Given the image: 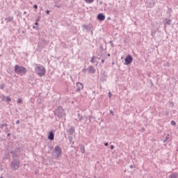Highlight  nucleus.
<instances>
[{
	"label": "nucleus",
	"instance_id": "2eb2a0df",
	"mask_svg": "<svg viewBox=\"0 0 178 178\" xmlns=\"http://www.w3.org/2000/svg\"><path fill=\"white\" fill-rule=\"evenodd\" d=\"M80 149H81V152L82 154H84V152H86V149H85V147H84V145H81L80 146Z\"/></svg>",
	"mask_w": 178,
	"mask_h": 178
},
{
	"label": "nucleus",
	"instance_id": "37998d69",
	"mask_svg": "<svg viewBox=\"0 0 178 178\" xmlns=\"http://www.w3.org/2000/svg\"><path fill=\"white\" fill-rule=\"evenodd\" d=\"M100 49H102V45L100 46Z\"/></svg>",
	"mask_w": 178,
	"mask_h": 178
},
{
	"label": "nucleus",
	"instance_id": "f03ea898",
	"mask_svg": "<svg viewBox=\"0 0 178 178\" xmlns=\"http://www.w3.org/2000/svg\"><path fill=\"white\" fill-rule=\"evenodd\" d=\"M15 72L17 74H19V76H23V74H26V73H27V69L23 66L16 65L15 66Z\"/></svg>",
	"mask_w": 178,
	"mask_h": 178
},
{
	"label": "nucleus",
	"instance_id": "423d86ee",
	"mask_svg": "<svg viewBox=\"0 0 178 178\" xmlns=\"http://www.w3.org/2000/svg\"><path fill=\"white\" fill-rule=\"evenodd\" d=\"M83 88L84 86L83 85V83L80 82L76 83V92H80V91H81V90H83Z\"/></svg>",
	"mask_w": 178,
	"mask_h": 178
},
{
	"label": "nucleus",
	"instance_id": "79ce46f5",
	"mask_svg": "<svg viewBox=\"0 0 178 178\" xmlns=\"http://www.w3.org/2000/svg\"><path fill=\"white\" fill-rule=\"evenodd\" d=\"M2 99H5V96H2Z\"/></svg>",
	"mask_w": 178,
	"mask_h": 178
},
{
	"label": "nucleus",
	"instance_id": "39448f33",
	"mask_svg": "<svg viewBox=\"0 0 178 178\" xmlns=\"http://www.w3.org/2000/svg\"><path fill=\"white\" fill-rule=\"evenodd\" d=\"M56 115L58 116V118H63L65 116V111H63V108L62 107H58L56 110Z\"/></svg>",
	"mask_w": 178,
	"mask_h": 178
},
{
	"label": "nucleus",
	"instance_id": "c756f323",
	"mask_svg": "<svg viewBox=\"0 0 178 178\" xmlns=\"http://www.w3.org/2000/svg\"><path fill=\"white\" fill-rule=\"evenodd\" d=\"M33 8H35V9H37L38 8V6H37V4H34Z\"/></svg>",
	"mask_w": 178,
	"mask_h": 178
},
{
	"label": "nucleus",
	"instance_id": "ddd939ff",
	"mask_svg": "<svg viewBox=\"0 0 178 178\" xmlns=\"http://www.w3.org/2000/svg\"><path fill=\"white\" fill-rule=\"evenodd\" d=\"M169 178H178V173L177 172H174L169 175Z\"/></svg>",
	"mask_w": 178,
	"mask_h": 178
},
{
	"label": "nucleus",
	"instance_id": "4c0bfd02",
	"mask_svg": "<svg viewBox=\"0 0 178 178\" xmlns=\"http://www.w3.org/2000/svg\"><path fill=\"white\" fill-rule=\"evenodd\" d=\"M104 62H105V60L102 59V63H104Z\"/></svg>",
	"mask_w": 178,
	"mask_h": 178
},
{
	"label": "nucleus",
	"instance_id": "ea45409f",
	"mask_svg": "<svg viewBox=\"0 0 178 178\" xmlns=\"http://www.w3.org/2000/svg\"><path fill=\"white\" fill-rule=\"evenodd\" d=\"M35 26H38V22L35 23Z\"/></svg>",
	"mask_w": 178,
	"mask_h": 178
},
{
	"label": "nucleus",
	"instance_id": "412c9836",
	"mask_svg": "<svg viewBox=\"0 0 178 178\" xmlns=\"http://www.w3.org/2000/svg\"><path fill=\"white\" fill-rule=\"evenodd\" d=\"M154 5H155V2H152L148 5V6L149 8H154Z\"/></svg>",
	"mask_w": 178,
	"mask_h": 178
},
{
	"label": "nucleus",
	"instance_id": "a19ab883",
	"mask_svg": "<svg viewBox=\"0 0 178 178\" xmlns=\"http://www.w3.org/2000/svg\"><path fill=\"white\" fill-rule=\"evenodd\" d=\"M110 113H111V115H113V111H110Z\"/></svg>",
	"mask_w": 178,
	"mask_h": 178
},
{
	"label": "nucleus",
	"instance_id": "c9c22d12",
	"mask_svg": "<svg viewBox=\"0 0 178 178\" xmlns=\"http://www.w3.org/2000/svg\"><path fill=\"white\" fill-rule=\"evenodd\" d=\"M72 136H69V140H70V141H72Z\"/></svg>",
	"mask_w": 178,
	"mask_h": 178
},
{
	"label": "nucleus",
	"instance_id": "2f4dec72",
	"mask_svg": "<svg viewBox=\"0 0 178 178\" xmlns=\"http://www.w3.org/2000/svg\"><path fill=\"white\" fill-rule=\"evenodd\" d=\"M46 13H47V15H49V13H50L49 10H47L46 11Z\"/></svg>",
	"mask_w": 178,
	"mask_h": 178
},
{
	"label": "nucleus",
	"instance_id": "58836bf2",
	"mask_svg": "<svg viewBox=\"0 0 178 178\" xmlns=\"http://www.w3.org/2000/svg\"><path fill=\"white\" fill-rule=\"evenodd\" d=\"M7 136H8V137H10V133H8Z\"/></svg>",
	"mask_w": 178,
	"mask_h": 178
},
{
	"label": "nucleus",
	"instance_id": "aec40b11",
	"mask_svg": "<svg viewBox=\"0 0 178 178\" xmlns=\"http://www.w3.org/2000/svg\"><path fill=\"white\" fill-rule=\"evenodd\" d=\"M13 158H17V154L16 153V151H14L13 153Z\"/></svg>",
	"mask_w": 178,
	"mask_h": 178
},
{
	"label": "nucleus",
	"instance_id": "f8f14e48",
	"mask_svg": "<svg viewBox=\"0 0 178 178\" xmlns=\"http://www.w3.org/2000/svg\"><path fill=\"white\" fill-rule=\"evenodd\" d=\"M49 140H54V134L53 131H51L48 136Z\"/></svg>",
	"mask_w": 178,
	"mask_h": 178
},
{
	"label": "nucleus",
	"instance_id": "7ed1b4c3",
	"mask_svg": "<svg viewBox=\"0 0 178 178\" xmlns=\"http://www.w3.org/2000/svg\"><path fill=\"white\" fill-rule=\"evenodd\" d=\"M62 156V149L59 146H56L54 147L53 158L54 159H59Z\"/></svg>",
	"mask_w": 178,
	"mask_h": 178
},
{
	"label": "nucleus",
	"instance_id": "a878e982",
	"mask_svg": "<svg viewBox=\"0 0 178 178\" xmlns=\"http://www.w3.org/2000/svg\"><path fill=\"white\" fill-rule=\"evenodd\" d=\"M171 124H172V126H176V122L171 121Z\"/></svg>",
	"mask_w": 178,
	"mask_h": 178
},
{
	"label": "nucleus",
	"instance_id": "49530a36",
	"mask_svg": "<svg viewBox=\"0 0 178 178\" xmlns=\"http://www.w3.org/2000/svg\"><path fill=\"white\" fill-rule=\"evenodd\" d=\"M33 29H35V26H33Z\"/></svg>",
	"mask_w": 178,
	"mask_h": 178
},
{
	"label": "nucleus",
	"instance_id": "e433bc0d",
	"mask_svg": "<svg viewBox=\"0 0 178 178\" xmlns=\"http://www.w3.org/2000/svg\"><path fill=\"white\" fill-rule=\"evenodd\" d=\"M104 145H105L106 147H108V143H104Z\"/></svg>",
	"mask_w": 178,
	"mask_h": 178
},
{
	"label": "nucleus",
	"instance_id": "de8ad7c7",
	"mask_svg": "<svg viewBox=\"0 0 178 178\" xmlns=\"http://www.w3.org/2000/svg\"><path fill=\"white\" fill-rule=\"evenodd\" d=\"M108 56H111V54H108Z\"/></svg>",
	"mask_w": 178,
	"mask_h": 178
},
{
	"label": "nucleus",
	"instance_id": "dca6fc26",
	"mask_svg": "<svg viewBox=\"0 0 178 178\" xmlns=\"http://www.w3.org/2000/svg\"><path fill=\"white\" fill-rule=\"evenodd\" d=\"M5 20H6V22H13V17L10 16V17L6 18Z\"/></svg>",
	"mask_w": 178,
	"mask_h": 178
},
{
	"label": "nucleus",
	"instance_id": "b1692460",
	"mask_svg": "<svg viewBox=\"0 0 178 178\" xmlns=\"http://www.w3.org/2000/svg\"><path fill=\"white\" fill-rule=\"evenodd\" d=\"M6 101H7L8 102H10L12 101V99H11L10 97H6Z\"/></svg>",
	"mask_w": 178,
	"mask_h": 178
},
{
	"label": "nucleus",
	"instance_id": "c85d7f7f",
	"mask_svg": "<svg viewBox=\"0 0 178 178\" xmlns=\"http://www.w3.org/2000/svg\"><path fill=\"white\" fill-rule=\"evenodd\" d=\"M108 97H109V98H111V97H112V93L111 92H108Z\"/></svg>",
	"mask_w": 178,
	"mask_h": 178
},
{
	"label": "nucleus",
	"instance_id": "a211bd4d",
	"mask_svg": "<svg viewBox=\"0 0 178 178\" xmlns=\"http://www.w3.org/2000/svg\"><path fill=\"white\" fill-rule=\"evenodd\" d=\"M165 23H166V24H170V23H172V20H170L169 19H165Z\"/></svg>",
	"mask_w": 178,
	"mask_h": 178
},
{
	"label": "nucleus",
	"instance_id": "20e7f679",
	"mask_svg": "<svg viewBox=\"0 0 178 178\" xmlns=\"http://www.w3.org/2000/svg\"><path fill=\"white\" fill-rule=\"evenodd\" d=\"M10 165L13 170H17L20 168V161L14 159L10 162Z\"/></svg>",
	"mask_w": 178,
	"mask_h": 178
},
{
	"label": "nucleus",
	"instance_id": "c03bdc74",
	"mask_svg": "<svg viewBox=\"0 0 178 178\" xmlns=\"http://www.w3.org/2000/svg\"><path fill=\"white\" fill-rule=\"evenodd\" d=\"M170 104L172 105V106H173V105H174V104H173V102H170Z\"/></svg>",
	"mask_w": 178,
	"mask_h": 178
},
{
	"label": "nucleus",
	"instance_id": "473e14b6",
	"mask_svg": "<svg viewBox=\"0 0 178 178\" xmlns=\"http://www.w3.org/2000/svg\"><path fill=\"white\" fill-rule=\"evenodd\" d=\"M129 168H130L131 169H134V166L133 165H131L129 166Z\"/></svg>",
	"mask_w": 178,
	"mask_h": 178
},
{
	"label": "nucleus",
	"instance_id": "9d476101",
	"mask_svg": "<svg viewBox=\"0 0 178 178\" xmlns=\"http://www.w3.org/2000/svg\"><path fill=\"white\" fill-rule=\"evenodd\" d=\"M88 73H91L92 74H94V73H95V68H94V67L92 66H89L88 67Z\"/></svg>",
	"mask_w": 178,
	"mask_h": 178
},
{
	"label": "nucleus",
	"instance_id": "9b49d317",
	"mask_svg": "<svg viewBox=\"0 0 178 178\" xmlns=\"http://www.w3.org/2000/svg\"><path fill=\"white\" fill-rule=\"evenodd\" d=\"M97 19L100 22H103V20H105V15H104L102 13H100L97 15Z\"/></svg>",
	"mask_w": 178,
	"mask_h": 178
},
{
	"label": "nucleus",
	"instance_id": "1a4fd4ad",
	"mask_svg": "<svg viewBox=\"0 0 178 178\" xmlns=\"http://www.w3.org/2000/svg\"><path fill=\"white\" fill-rule=\"evenodd\" d=\"M83 29L86 30V31H91L92 33L93 29L91 27V25H83Z\"/></svg>",
	"mask_w": 178,
	"mask_h": 178
},
{
	"label": "nucleus",
	"instance_id": "393cba45",
	"mask_svg": "<svg viewBox=\"0 0 178 178\" xmlns=\"http://www.w3.org/2000/svg\"><path fill=\"white\" fill-rule=\"evenodd\" d=\"M3 127H8V124L5 123L1 124V128L3 129Z\"/></svg>",
	"mask_w": 178,
	"mask_h": 178
},
{
	"label": "nucleus",
	"instance_id": "bb28decb",
	"mask_svg": "<svg viewBox=\"0 0 178 178\" xmlns=\"http://www.w3.org/2000/svg\"><path fill=\"white\" fill-rule=\"evenodd\" d=\"M169 138L168 136H166L165 139H164L163 143H166L168 141V139Z\"/></svg>",
	"mask_w": 178,
	"mask_h": 178
},
{
	"label": "nucleus",
	"instance_id": "7c9ffc66",
	"mask_svg": "<svg viewBox=\"0 0 178 178\" xmlns=\"http://www.w3.org/2000/svg\"><path fill=\"white\" fill-rule=\"evenodd\" d=\"M16 124H20V121L19 120H17L16 121Z\"/></svg>",
	"mask_w": 178,
	"mask_h": 178
},
{
	"label": "nucleus",
	"instance_id": "6e6552de",
	"mask_svg": "<svg viewBox=\"0 0 178 178\" xmlns=\"http://www.w3.org/2000/svg\"><path fill=\"white\" fill-rule=\"evenodd\" d=\"M74 131H76L74 127H71L70 129H67V133L70 134V136H72V134H74Z\"/></svg>",
	"mask_w": 178,
	"mask_h": 178
},
{
	"label": "nucleus",
	"instance_id": "72a5a7b5",
	"mask_svg": "<svg viewBox=\"0 0 178 178\" xmlns=\"http://www.w3.org/2000/svg\"><path fill=\"white\" fill-rule=\"evenodd\" d=\"M110 148H111V149H113L115 148V146L111 145V146L110 147Z\"/></svg>",
	"mask_w": 178,
	"mask_h": 178
},
{
	"label": "nucleus",
	"instance_id": "4468645a",
	"mask_svg": "<svg viewBox=\"0 0 178 178\" xmlns=\"http://www.w3.org/2000/svg\"><path fill=\"white\" fill-rule=\"evenodd\" d=\"M84 119V117L83 115H81L80 113H78V120L79 122H82V120Z\"/></svg>",
	"mask_w": 178,
	"mask_h": 178
},
{
	"label": "nucleus",
	"instance_id": "5701e85b",
	"mask_svg": "<svg viewBox=\"0 0 178 178\" xmlns=\"http://www.w3.org/2000/svg\"><path fill=\"white\" fill-rule=\"evenodd\" d=\"M85 1L86 2V3H92V2H94V0H85Z\"/></svg>",
	"mask_w": 178,
	"mask_h": 178
},
{
	"label": "nucleus",
	"instance_id": "f3484780",
	"mask_svg": "<svg viewBox=\"0 0 178 178\" xmlns=\"http://www.w3.org/2000/svg\"><path fill=\"white\" fill-rule=\"evenodd\" d=\"M95 60H97V57L93 56L90 60V62H91V63H94L95 62Z\"/></svg>",
	"mask_w": 178,
	"mask_h": 178
},
{
	"label": "nucleus",
	"instance_id": "f704fd0d",
	"mask_svg": "<svg viewBox=\"0 0 178 178\" xmlns=\"http://www.w3.org/2000/svg\"><path fill=\"white\" fill-rule=\"evenodd\" d=\"M6 131L8 133V131H9V128L6 127Z\"/></svg>",
	"mask_w": 178,
	"mask_h": 178
},
{
	"label": "nucleus",
	"instance_id": "6ab92c4d",
	"mask_svg": "<svg viewBox=\"0 0 178 178\" xmlns=\"http://www.w3.org/2000/svg\"><path fill=\"white\" fill-rule=\"evenodd\" d=\"M55 6L59 9L60 8H62V3L58 4V3H55Z\"/></svg>",
	"mask_w": 178,
	"mask_h": 178
},
{
	"label": "nucleus",
	"instance_id": "4be33fe9",
	"mask_svg": "<svg viewBox=\"0 0 178 178\" xmlns=\"http://www.w3.org/2000/svg\"><path fill=\"white\" fill-rule=\"evenodd\" d=\"M17 104H23V99L19 98L17 99Z\"/></svg>",
	"mask_w": 178,
	"mask_h": 178
},
{
	"label": "nucleus",
	"instance_id": "cd10ccee",
	"mask_svg": "<svg viewBox=\"0 0 178 178\" xmlns=\"http://www.w3.org/2000/svg\"><path fill=\"white\" fill-rule=\"evenodd\" d=\"M3 88H5V84H2V85L1 86V90H3Z\"/></svg>",
	"mask_w": 178,
	"mask_h": 178
},
{
	"label": "nucleus",
	"instance_id": "f257e3e1",
	"mask_svg": "<svg viewBox=\"0 0 178 178\" xmlns=\"http://www.w3.org/2000/svg\"><path fill=\"white\" fill-rule=\"evenodd\" d=\"M35 70L37 74L40 76V77H42V76H44L45 73H47V70H45V67L42 65H38V64H35Z\"/></svg>",
	"mask_w": 178,
	"mask_h": 178
},
{
	"label": "nucleus",
	"instance_id": "0eeeda50",
	"mask_svg": "<svg viewBox=\"0 0 178 178\" xmlns=\"http://www.w3.org/2000/svg\"><path fill=\"white\" fill-rule=\"evenodd\" d=\"M131 62H133V57L130 55L127 56L125 58L124 65H130V63H131Z\"/></svg>",
	"mask_w": 178,
	"mask_h": 178
},
{
	"label": "nucleus",
	"instance_id": "a18cd8bd",
	"mask_svg": "<svg viewBox=\"0 0 178 178\" xmlns=\"http://www.w3.org/2000/svg\"><path fill=\"white\" fill-rule=\"evenodd\" d=\"M24 15H26V12L25 11V12H24Z\"/></svg>",
	"mask_w": 178,
	"mask_h": 178
}]
</instances>
